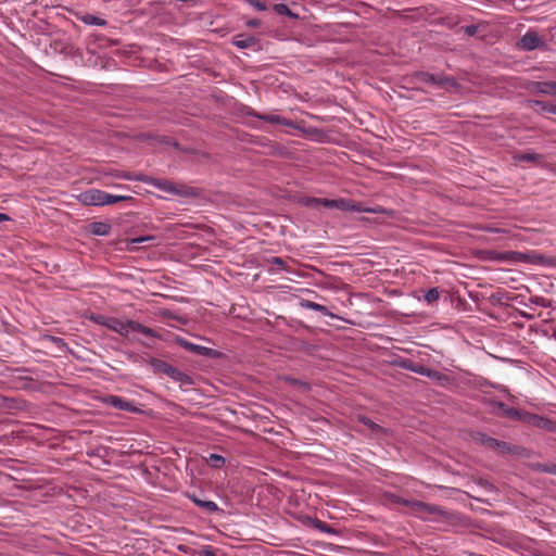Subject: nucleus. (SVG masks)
Here are the masks:
<instances>
[{
    "instance_id": "obj_1",
    "label": "nucleus",
    "mask_w": 556,
    "mask_h": 556,
    "mask_svg": "<svg viewBox=\"0 0 556 556\" xmlns=\"http://www.w3.org/2000/svg\"><path fill=\"white\" fill-rule=\"evenodd\" d=\"M77 200L84 205L103 206L121 201L131 200L130 195H115L99 189H88L77 195Z\"/></svg>"
},
{
    "instance_id": "obj_2",
    "label": "nucleus",
    "mask_w": 556,
    "mask_h": 556,
    "mask_svg": "<svg viewBox=\"0 0 556 556\" xmlns=\"http://www.w3.org/2000/svg\"><path fill=\"white\" fill-rule=\"evenodd\" d=\"M105 326L109 329H111L122 336H125V337H128L132 332H140V333H142L144 336H149V337L154 336V332L152 329H150L141 324L131 321V320L111 318L105 321Z\"/></svg>"
},
{
    "instance_id": "obj_3",
    "label": "nucleus",
    "mask_w": 556,
    "mask_h": 556,
    "mask_svg": "<svg viewBox=\"0 0 556 556\" xmlns=\"http://www.w3.org/2000/svg\"><path fill=\"white\" fill-rule=\"evenodd\" d=\"M311 203L314 205H323L328 208H338L345 212H366V213H377L376 208L364 207L361 203L354 202L352 200L346 199H312Z\"/></svg>"
},
{
    "instance_id": "obj_4",
    "label": "nucleus",
    "mask_w": 556,
    "mask_h": 556,
    "mask_svg": "<svg viewBox=\"0 0 556 556\" xmlns=\"http://www.w3.org/2000/svg\"><path fill=\"white\" fill-rule=\"evenodd\" d=\"M401 503L404 505L410 506L412 509L416 514H418L421 518H427L430 515H433V516H437L438 518H443V519H447L450 517V514L447 511H445L444 509H442V507L437 506V505L427 504V503L420 502V501H414V502L402 501Z\"/></svg>"
},
{
    "instance_id": "obj_5",
    "label": "nucleus",
    "mask_w": 556,
    "mask_h": 556,
    "mask_svg": "<svg viewBox=\"0 0 556 556\" xmlns=\"http://www.w3.org/2000/svg\"><path fill=\"white\" fill-rule=\"evenodd\" d=\"M522 422L551 432L556 430V424L553 420L529 412L525 413Z\"/></svg>"
},
{
    "instance_id": "obj_6",
    "label": "nucleus",
    "mask_w": 556,
    "mask_h": 556,
    "mask_svg": "<svg viewBox=\"0 0 556 556\" xmlns=\"http://www.w3.org/2000/svg\"><path fill=\"white\" fill-rule=\"evenodd\" d=\"M544 42L535 30H528L518 41V47L525 51H532Z\"/></svg>"
},
{
    "instance_id": "obj_7",
    "label": "nucleus",
    "mask_w": 556,
    "mask_h": 556,
    "mask_svg": "<svg viewBox=\"0 0 556 556\" xmlns=\"http://www.w3.org/2000/svg\"><path fill=\"white\" fill-rule=\"evenodd\" d=\"M494 412L500 416L520 421H522L526 413V410H519L515 407H510L503 402L494 403Z\"/></svg>"
},
{
    "instance_id": "obj_8",
    "label": "nucleus",
    "mask_w": 556,
    "mask_h": 556,
    "mask_svg": "<svg viewBox=\"0 0 556 556\" xmlns=\"http://www.w3.org/2000/svg\"><path fill=\"white\" fill-rule=\"evenodd\" d=\"M248 114L251 116H255L266 123L282 125V126H287V127H294V123L292 121H290L286 117H282L278 114H273V113L260 114L254 111H250Z\"/></svg>"
},
{
    "instance_id": "obj_9",
    "label": "nucleus",
    "mask_w": 556,
    "mask_h": 556,
    "mask_svg": "<svg viewBox=\"0 0 556 556\" xmlns=\"http://www.w3.org/2000/svg\"><path fill=\"white\" fill-rule=\"evenodd\" d=\"M410 369L416 374L426 376L432 380H437L442 383L448 380V377L445 376L444 374H442L438 370L430 369L424 365H416V366L412 367Z\"/></svg>"
},
{
    "instance_id": "obj_10",
    "label": "nucleus",
    "mask_w": 556,
    "mask_h": 556,
    "mask_svg": "<svg viewBox=\"0 0 556 556\" xmlns=\"http://www.w3.org/2000/svg\"><path fill=\"white\" fill-rule=\"evenodd\" d=\"M480 441L481 443L492 450H501L502 452H510V447L507 445V443L503 441H498L494 438L488 437L486 434L480 433Z\"/></svg>"
},
{
    "instance_id": "obj_11",
    "label": "nucleus",
    "mask_w": 556,
    "mask_h": 556,
    "mask_svg": "<svg viewBox=\"0 0 556 556\" xmlns=\"http://www.w3.org/2000/svg\"><path fill=\"white\" fill-rule=\"evenodd\" d=\"M226 463H227L226 457L215 454V453H211V484L213 483V479H215L214 483L217 484L218 477L220 476V472L217 471L216 477H215L213 469L218 470L220 468H224L226 466Z\"/></svg>"
},
{
    "instance_id": "obj_12",
    "label": "nucleus",
    "mask_w": 556,
    "mask_h": 556,
    "mask_svg": "<svg viewBox=\"0 0 556 556\" xmlns=\"http://www.w3.org/2000/svg\"><path fill=\"white\" fill-rule=\"evenodd\" d=\"M514 160L516 162H531L535 164H540L543 162L544 156L542 154L535 153L533 151L527 152H518L514 155Z\"/></svg>"
},
{
    "instance_id": "obj_13",
    "label": "nucleus",
    "mask_w": 556,
    "mask_h": 556,
    "mask_svg": "<svg viewBox=\"0 0 556 556\" xmlns=\"http://www.w3.org/2000/svg\"><path fill=\"white\" fill-rule=\"evenodd\" d=\"M232 43L240 49L254 48L257 40L251 35L240 34L235 36Z\"/></svg>"
},
{
    "instance_id": "obj_14",
    "label": "nucleus",
    "mask_w": 556,
    "mask_h": 556,
    "mask_svg": "<svg viewBox=\"0 0 556 556\" xmlns=\"http://www.w3.org/2000/svg\"><path fill=\"white\" fill-rule=\"evenodd\" d=\"M149 182L161 191L166 193L176 194L179 193V189L173 182L162 179H151Z\"/></svg>"
},
{
    "instance_id": "obj_15",
    "label": "nucleus",
    "mask_w": 556,
    "mask_h": 556,
    "mask_svg": "<svg viewBox=\"0 0 556 556\" xmlns=\"http://www.w3.org/2000/svg\"><path fill=\"white\" fill-rule=\"evenodd\" d=\"M533 90L547 96H556V81H536L533 84Z\"/></svg>"
},
{
    "instance_id": "obj_16",
    "label": "nucleus",
    "mask_w": 556,
    "mask_h": 556,
    "mask_svg": "<svg viewBox=\"0 0 556 556\" xmlns=\"http://www.w3.org/2000/svg\"><path fill=\"white\" fill-rule=\"evenodd\" d=\"M177 343L182 346L184 349L191 351L197 354L206 355L208 353V349L202 345L194 344L192 342H189L187 339L184 338H177Z\"/></svg>"
},
{
    "instance_id": "obj_17",
    "label": "nucleus",
    "mask_w": 556,
    "mask_h": 556,
    "mask_svg": "<svg viewBox=\"0 0 556 556\" xmlns=\"http://www.w3.org/2000/svg\"><path fill=\"white\" fill-rule=\"evenodd\" d=\"M106 402L111 406L121 410H134L132 405L119 396H110L108 397Z\"/></svg>"
},
{
    "instance_id": "obj_18",
    "label": "nucleus",
    "mask_w": 556,
    "mask_h": 556,
    "mask_svg": "<svg viewBox=\"0 0 556 556\" xmlns=\"http://www.w3.org/2000/svg\"><path fill=\"white\" fill-rule=\"evenodd\" d=\"M302 307L304 308H307V309H312V311H316V312H319L321 313L324 316H332L328 308L325 306V305H321V304H318L316 302H313V301H309V300H304L302 303H301Z\"/></svg>"
},
{
    "instance_id": "obj_19",
    "label": "nucleus",
    "mask_w": 556,
    "mask_h": 556,
    "mask_svg": "<svg viewBox=\"0 0 556 556\" xmlns=\"http://www.w3.org/2000/svg\"><path fill=\"white\" fill-rule=\"evenodd\" d=\"M416 77L424 83H431V84H438V85H443L445 81H447V78L437 77V76L426 73V72L417 73Z\"/></svg>"
},
{
    "instance_id": "obj_20",
    "label": "nucleus",
    "mask_w": 556,
    "mask_h": 556,
    "mask_svg": "<svg viewBox=\"0 0 556 556\" xmlns=\"http://www.w3.org/2000/svg\"><path fill=\"white\" fill-rule=\"evenodd\" d=\"M90 231L98 236H105L110 231V226L105 223H92L90 225Z\"/></svg>"
},
{
    "instance_id": "obj_21",
    "label": "nucleus",
    "mask_w": 556,
    "mask_h": 556,
    "mask_svg": "<svg viewBox=\"0 0 556 556\" xmlns=\"http://www.w3.org/2000/svg\"><path fill=\"white\" fill-rule=\"evenodd\" d=\"M313 527L324 533H329V534L337 533V531L333 528H331L329 525H327L326 522H324L319 519H314Z\"/></svg>"
},
{
    "instance_id": "obj_22",
    "label": "nucleus",
    "mask_w": 556,
    "mask_h": 556,
    "mask_svg": "<svg viewBox=\"0 0 556 556\" xmlns=\"http://www.w3.org/2000/svg\"><path fill=\"white\" fill-rule=\"evenodd\" d=\"M81 21L87 25L104 26L106 22L103 18L88 14L81 17Z\"/></svg>"
},
{
    "instance_id": "obj_23",
    "label": "nucleus",
    "mask_w": 556,
    "mask_h": 556,
    "mask_svg": "<svg viewBox=\"0 0 556 556\" xmlns=\"http://www.w3.org/2000/svg\"><path fill=\"white\" fill-rule=\"evenodd\" d=\"M358 419L363 425L368 427L372 432H383L384 431L379 425H377L376 422H374L366 416H359Z\"/></svg>"
},
{
    "instance_id": "obj_24",
    "label": "nucleus",
    "mask_w": 556,
    "mask_h": 556,
    "mask_svg": "<svg viewBox=\"0 0 556 556\" xmlns=\"http://www.w3.org/2000/svg\"><path fill=\"white\" fill-rule=\"evenodd\" d=\"M425 301L428 303V304H431L435 301L439 300L440 298V292L437 288H431L429 289L426 294H425Z\"/></svg>"
},
{
    "instance_id": "obj_25",
    "label": "nucleus",
    "mask_w": 556,
    "mask_h": 556,
    "mask_svg": "<svg viewBox=\"0 0 556 556\" xmlns=\"http://www.w3.org/2000/svg\"><path fill=\"white\" fill-rule=\"evenodd\" d=\"M529 103L531 106H538L542 112H547V113H549V109L553 108L552 103H547V102L539 101V100H532Z\"/></svg>"
},
{
    "instance_id": "obj_26",
    "label": "nucleus",
    "mask_w": 556,
    "mask_h": 556,
    "mask_svg": "<svg viewBox=\"0 0 556 556\" xmlns=\"http://www.w3.org/2000/svg\"><path fill=\"white\" fill-rule=\"evenodd\" d=\"M275 11L281 15L294 16L289 7L285 3L275 4Z\"/></svg>"
},
{
    "instance_id": "obj_27",
    "label": "nucleus",
    "mask_w": 556,
    "mask_h": 556,
    "mask_svg": "<svg viewBox=\"0 0 556 556\" xmlns=\"http://www.w3.org/2000/svg\"><path fill=\"white\" fill-rule=\"evenodd\" d=\"M534 468L539 471L548 472L556 476V465L538 464L534 466Z\"/></svg>"
},
{
    "instance_id": "obj_28",
    "label": "nucleus",
    "mask_w": 556,
    "mask_h": 556,
    "mask_svg": "<svg viewBox=\"0 0 556 556\" xmlns=\"http://www.w3.org/2000/svg\"><path fill=\"white\" fill-rule=\"evenodd\" d=\"M249 4H251L253 8H255L257 11H265L267 10V7L264 2L261 0H245Z\"/></svg>"
},
{
    "instance_id": "obj_29",
    "label": "nucleus",
    "mask_w": 556,
    "mask_h": 556,
    "mask_svg": "<svg viewBox=\"0 0 556 556\" xmlns=\"http://www.w3.org/2000/svg\"><path fill=\"white\" fill-rule=\"evenodd\" d=\"M268 263L278 266L280 269H285L286 263L281 257L273 256L268 260Z\"/></svg>"
},
{
    "instance_id": "obj_30",
    "label": "nucleus",
    "mask_w": 556,
    "mask_h": 556,
    "mask_svg": "<svg viewBox=\"0 0 556 556\" xmlns=\"http://www.w3.org/2000/svg\"><path fill=\"white\" fill-rule=\"evenodd\" d=\"M463 30L467 36H475L478 31V26L468 25V26L463 27Z\"/></svg>"
},
{
    "instance_id": "obj_31",
    "label": "nucleus",
    "mask_w": 556,
    "mask_h": 556,
    "mask_svg": "<svg viewBox=\"0 0 556 556\" xmlns=\"http://www.w3.org/2000/svg\"><path fill=\"white\" fill-rule=\"evenodd\" d=\"M479 484L483 486L486 491L493 492L495 491V486L490 483L488 480L480 479Z\"/></svg>"
},
{
    "instance_id": "obj_32",
    "label": "nucleus",
    "mask_w": 556,
    "mask_h": 556,
    "mask_svg": "<svg viewBox=\"0 0 556 556\" xmlns=\"http://www.w3.org/2000/svg\"><path fill=\"white\" fill-rule=\"evenodd\" d=\"M222 513H223V510H220V509L217 507V505H216L214 502H212V501H211V515H212V514L219 515V514H222Z\"/></svg>"
},
{
    "instance_id": "obj_33",
    "label": "nucleus",
    "mask_w": 556,
    "mask_h": 556,
    "mask_svg": "<svg viewBox=\"0 0 556 556\" xmlns=\"http://www.w3.org/2000/svg\"><path fill=\"white\" fill-rule=\"evenodd\" d=\"M194 503H197L199 506H202V507H205V508H208V501H202V500H197V498H193Z\"/></svg>"
},
{
    "instance_id": "obj_34",
    "label": "nucleus",
    "mask_w": 556,
    "mask_h": 556,
    "mask_svg": "<svg viewBox=\"0 0 556 556\" xmlns=\"http://www.w3.org/2000/svg\"><path fill=\"white\" fill-rule=\"evenodd\" d=\"M247 24L250 27H257L260 25V21L258 20H250Z\"/></svg>"
},
{
    "instance_id": "obj_35",
    "label": "nucleus",
    "mask_w": 556,
    "mask_h": 556,
    "mask_svg": "<svg viewBox=\"0 0 556 556\" xmlns=\"http://www.w3.org/2000/svg\"><path fill=\"white\" fill-rule=\"evenodd\" d=\"M109 318L104 317V316H98L96 318L97 323L101 324V325H104L105 326V321L108 320Z\"/></svg>"
},
{
    "instance_id": "obj_36",
    "label": "nucleus",
    "mask_w": 556,
    "mask_h": 556,
    "mask_svg": "<svg viewBox=\"0 0 556 556\" xmlns=\"http://www.w3.org/2000/svg\"><path fill=\"white\" fill-rule=\"evenodd\" d=\"M149 238H146V237H140V238H136L132 240V242L135 243H141V242H144L147 241Z\"/></svg>"
},
{
    "instance_id": "obj_37",
    "label": "nucleus",
    "mask_w": 556,
    "mask_h": 556,
    "mask_svg": "<svg viewBox=\"0 0 556 556\" xmlns=\"http://www.w3.org/2000/svg\"><path fill=\"white\" fill-rule=\"evenodd\" d=\"M210 420H211V429H212L213 428L212 424L213 422H218V419H217V417L214 414L211 413Z\"/></svg>"
},
{
    "instance_id": "obj_38",
    "label": "nucleus",
    "mask_w": 556,
    "mask_h": 556,
    "mask_svg": "<svg viewBox=\"0 0 556 556\" xmlns=\"http://www.w3.org/2000/svg\"><path fill=\"white\" fill-rule=\"evenodd\" d=\"M488 231L497 233V232H502L503 230L498 229V228H488Z\"/></svg>"
},
{
    "instance_id": "obj_39",
    "label": "nucleus",
    "mask_w": 556,
    "mask_h": 556,
    "mask_svg": "<svg viewBox=\"0 0 556 556\" xmlns=\"http://www.w3.org/2000/svg\"><path fill=\"white\" fill-rule=\"evenodd\" d=\"M123 178L128 179V180L139 179L138 177H131L129 175H124Z\"/></svg>"
},
{
    "instance_id": "obj_40",
    "label": "nucleus",
    "mask_w": 556,
    "mask_h": 556,
    "mask_svg": "<svg viewBox=\"0 0 556 556\" xmlns=\"http://www.w3.org/2000/svg\"><path fill=\"white\" fill-rule=\"evenodd\" d=\"M9 217L5 214L0 213V222L8 220Z\"/></svg>"
},
{
    "instance_id": "obj_41",
    "label": "nucleus",
    "mask_w": 556,
    "mask_h": 556,
    "mask_svg": "<svg viewBox=\"0 0 556 556\" xmlns=\"http://www.w3.org/2000/svg\"><path fill=\"white\" fill-rule=\"evenodd\" d=\"M210 354H211V358L212 357H215V356H219V353L215 352L214 350L211 349L210 351Z\"/></svg>"
},
{
    "instance_id": "obj_42",
    "label": "nucleus",
    "mask_w": 556,
    "mask_h": 556,
    "mask_svg": "<svg viewBox=\"0 0 556 556\" xmlns=\"http://www.w3.org/2000/svg\"><path fill=\"white\" fill-rule=\"evenodd\" d=\"M549 113L552 114H555L556 115V103L553 104V108L549 109Z\"/></svg>"
},
{
    "instance_id": "obj_43",
    "label": "nucleus",
    "mask_w": 556,
    "mask_h": 556,
    "mask_svg": "<svg viewBox=\"0 0 556 556\" xmlns=\"http://www.w3.org/2000/svg\"><path fill=\"white\" fill-rule=\"evenodd\" d=\"M211 556H215L214 553L211 551Z\"/></svg>"
}]
</instances>
